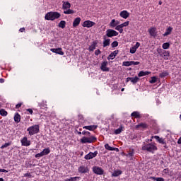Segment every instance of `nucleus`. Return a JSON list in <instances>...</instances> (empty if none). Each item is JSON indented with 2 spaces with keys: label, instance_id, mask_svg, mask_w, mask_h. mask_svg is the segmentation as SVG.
Returning <instances> with one entry per match:
<instances>
[{
  "label": "nucleus",
  "instance_id": "f257e3e1",
  "mask_svg": "<svg viewBox=\"0 0 181 181\" xmlns=\"http://www.w3.org/2000/svg\"><path fill=\"white\" fill-rule=\"evenodd\" d=\"M82 135H84V136L80 139L81 144H93V142L97 141V137L94 135H91L90 132L83 131Z\"/></svg>",
  "mask_w": 181,
  "mask_h": 181
},
{
  "label": "nucleus",
  "instance_id": "f03ea898",
  "mask_svg": "<svg viewBox=\"0 0 181 181\" xmlns=\"http://www.w3.org/2000/svg\"><path fill=\"white\" fill-rule=\"evenodd\" d=\"M62 16V14L57 11H50L45 14V21H56Z\"/></svg>",
  "mask_w": 181,
  "mask_h": 181
},
{
  "label": "nucleus",
  "instance_id": "7ed1b4c3",
  "mask_svg": "<svg viewBox=\"0 0 181 181\" xmlns=\"http://www.w3.org/2000/svg\"><path fill=\"white\" fill-rule=\"evenodd\" d=\"M142 150L147 151V152H150L151 153H155V151H158V146H156V144L155 143L144 144L142 146Z\"/></svg>",
  "mask_w": 181,
  "mask_h": 181
},
{
  "label": "nucleus",
  "instance_id": "20e7f679",
  "mask_svg": "<svg viewBox=\"0 0 181 181\" xmlns=\"http://www.w3.org/2000/svg\"><path fill=\"white\" fill-rule=\"evenodd\" d=\"M27 131L28 132L29 135H35V134H38L40 131L39 124H35L28 128Z\"/></svg>",
  "mask_w": 181,
  "mask_h": 181
},
{
  "label": "nucleus",
  "instance_id": "39448f33",
  "mask_svg": "<svg viewBox=\"0 0 181 181\" xmlns=\"http://www.w3.org/2000/svg\"><path fill=\"white\" fill-rule=\"evenodd\" d=\"M119 33L118 32L115 31L112 29H107L106 30V35L105 36L107 37H114L115 36H118Z\"/></svg>",
  "mask_w": 181,
  "mask_h": 181
},
{
  "label": "nucleus",
  "instance_id": "423d86ee",
  "mask_svg": "<svg viewBox=\"0 0 181 181\" xmlns=\"http://www.w3.org/2000/svg\"><path fill=\"white\" fill-rule=\"evenodd\" d=\"M98 155V151H95L94 153L89 152L88 154H86L84 157V159L86 160H90V159H94Z\"/></svg>",
  "mask_w": 181,
  "mask_h": 181
},
{
  "label": "nucleus",
  "instance_id": "0eeeda50",
  "mask_svg": "<svg viewBox=\"0 0 181 181\" xmlns=\"http://www.w3.org/2000/svg\"><path fill=\"white\" fill-rule=\"evenodd\" d=\"M21 144L22 146H30L32 142L28 139V137L24 136L21 139Z\"/></svg>",
  "mask_w": 181,
  "mask_h": 181
},
{
  "label": "nucleus",
  "instance_id": "6e6552de",
  "mask_svg": "<svg viewBox=\"0 0 181 181\" xmlns=\"http://www.w3.org/2000/svg\"><path fill=\"white\" fill-rule=\"evenodd\" d=\"M49 153H50V148H45L40 153H37L35 156V158H42V156H45V155H49Z\"/></svg>",
  "mask_w": 181,
  "mask_h": 181
},
{
  "label": "nucleus",
  "instance_id": "1a4fd4ad",
  "mask_svg": "<svg viewBox=\"0 0 181 181\" xmlns=\"http://www.w3.org/2000/svg\"><path fill=\"white\" fill-rule=\"evenodd\" d=\"M138 64H139V62L135 61H126L122 63V66H124L125 67H129V66H138Z\"/></svg>",
  "mask_w": 181,
  "mask_h": 181
},
{
  "label": "nucleus",
  "instance_id": "9d476101",
  "mask_svg": "<svg viewBox=\"0 0 181 181\" xmlns=\"http://www.w3.org/2000/svg\"><path fill=\"white\" fill-rule=\"evenodd\" d=\"M78 173H88L90 172V168L86 165H81L78 168Z\"/></svg>",
  "mask_w": 181,
  "mask_h": 181
},
{
  "label": "nucleus",
  "instance_id": "9b49d317",
  "mask_svg": "<svg viewBox=\"0 0 181 181\" xmlns=\"http://www.w3.org/2000/svg\"><path fill=\"white\" fill-rule=\"evenodd\" d=\"M95 25V23L90 20L86 21L83 23V28H93Z\"/></svg>",
  "mask_w": 181,
  "mask_h": 181
},
{
  "label": "nucleus",
  "instance_id": "f8f14e48",
  "mask_svg": "<svg viewBox=\"0 0 181 181\" xmlns=\"http://www.w3.org/2000/svg\"><path fill=\"white\" fill-rule=\"evenodd\" d=\"M93 173H95V175H104V170L100 167H97V166L93 167Z\"/></svg>",
  "mask_w": 181,
  "mask_h": 181
},
{
  "label": "nucleus",
  "instance_id": "ddd939ff",
  "mask_svg": "<svg viewBox=\"0 0 181 181\" xmlns=\"http://www.w3.org/2000/svg\"><path fill=\"white\" fill-rule=\"evenodd\" d=\"M50 51L52 52V53H56L57 54H59L60 56L64 55V52H63V49L61 47L59 48H51Z\"/></svg>",
  "mask_w": 181,
  "mask_h": 181
},
{
  "label": "nucleus",
  "instance_id": "4468645a",
  "mask_svg": "<svg viewBox=\"0 0 181 181\" xmlns=\"http://www.w3.org/2000/svg\"><path fill=\"white\" fill-rule=\"evenodd\" d=\"M156 139V141L159 143L161 144L162 145H166V141H165V139L159 137V136H153L151 137V139Z\"/></svg>",
  "mask_w": 181,
  "mask_h": 181
},
{
  "label": "nucleus",
  "instance_id": "2eb2a0df",
  "mask_svg": "<svg viewBox=\"0 0 181 181\" xmlns=\"http://www.w3.org/2000/svg\"><path fill=\"white\" fill-rule=\"evenodd\" d=\"M107 66H108V62L104 61L101 64V66H100L102 71H110V68L107 67Z\"/></svg>",
  "mask_w": 181,
  "mask_h": 181
},
{
  "label": "nucleus",
  "instance_id": "dca6fc26",
  "mask_svg": "<svg viewBox=\"0 0 181 181\" xmlns=\"http://www.w3.org/2000/svg\"><path fill=\"white\" fill-rule=\"evenodd\" d=\"M97 45H98V40H94L93 42H92L88 50H89V52H94V50H95V47L97 46Z\"/></svg>",
  "mask_w": 181,
  "mask_h": 181
},
{
  "label": "nucleus",
  "instance_id": "f3484780",
  "mask_svg": "<svg viewBox=\"0 0 181 181\" xmlns=\"http://www.w3.org/2000/svg\"><path fill=\"white\" fill-rule=\"evenodd\" d=\"M117 25H119V21L118 20L112 19L110 21L109 26L110 28H112V29H114V28H117Z\"/></svg>",
  "mask_w": 181,
  "mask_h": 181
},
{
  "label": "nucleus",
  "instance_id": "a211bd4d",
  "mask_svg": "<svg viewBox=\"0 0 181 181\" xmlns=\"http://www.w3.org/2000/svg\"><path fill=\"white\" fill-rule=\"evenodd\" d=\"M119 16L123 18V19H128L129 18V13L127 10H124L120 12Z\"/></svg>",
  "mask_w": 181,
  "mask_h": 181
},
{
  "label": "nucleus",
  "instance_id": "6ab92c4d",
  "mask_svg": "<svg viewBox=\"0 0 181 181\" xmlns=\"http://www.w3.org/2000/svg\"><path fill=\"white\" fill-rule=\"evenodd\" d=\"M62 9L64 11H67V9L71 8V4L69 1H62Z\"/></svg>",
  "mask_w": 181,
  "mask_h": 181
},
{
  "label": "nucleus",
  "instance_id": "aec40b11",
  "mask_svg": "<svg viewBox=\"0 0 181 181\" xmlns=\"http://www.w3.org/2000/svg\"><path fill=\"white\" fill-rule=\"evenodd\" d=\"M148 33H150V35L153 37H156V35L158 34V32L156 31V28L153 27L148 30Z\"/></svg>",
  "mask_w": 181,
  "mask_h": 181
},
{
  "label": "nucleus",
  "instance_id": "412c9836",
  "mask_svg": "<svg viewBox=\"0 0 181 181\" xmlns=\"http://www.w3.org/2000/svg\"><path fill=\"white\" fill-rule=\"evenodd\" d=\"M118 50H115L114 52H111L107 57V60H114V58L117 57V54H118Z\"/></svg>",
  "mask_w": 181,
  "mask_h": 181
},
{
  "label": "nucleus",
  "instance_id": "4be33fe9",
  "mask_svg": "<svg viewBox=\"0 0 181 181\" xmlns=\"http://www.w3.org/2000/svg\"><path fill=\"white\" fill-rule=\"evenodd\" d=\"M136 129H145L148 128L146 123H139L135 126Z\"/></svg>",
  "mask_w": 181,
  "mask_h": 181
},
{
  "label": "nucleus",
  "instance_id": "5701e85b",
  "mask_svg": "<svg viewBox=\"0 0 181 181\" xmlns=\"http://www.w3.org/2000/svg\"><path fill=\"white\" fill-rule=\"evenodd\" d=\"M173 30V28L171 27V26H169L166 29H165V33L163 35V36L165 37V36H169V35H171L172 34V32Z\"/></svg>",
  "mask_w": 181,
  "mask_h": 181
},
{
  "label": "nucleus",
  "instance_id": "b1692460",
  "mask_svg": "<svg viewBox=\"0 0 181 181\" xmlns=\"http://www.w3.org/2000/svg\"><path fill=\"white\" fill-rule=\"evenodd\" d=\"M103 47H107V46H110V43L111 42V40L107 39V37L105 35L103 36Z\"/></svg>",
  "mask_w": 181,
  "mask_h": 181
},
{
  "label": "nucleus",
  "instance_id": "393cba45",
  "mask_svg": "<svg viewBox=\"0 0 181 181\" xmlns=\"http://www.w3.org/2000/svg\"><path fill=\"white\" fill-rule=\"evenodd\" d=\"M131 81L133 84H136V83H138V81H139V78H138V76H135L134 78H131L129 77L127 78V81Z\"/></svg>",
  "mask_w": 181,
  "mask_h": 181
},
{
  "label": "nucleus",
  "instance_id": "a878e982",
  "mask_svg": "<svg viewBox=\"0 0 181 181\" xmlns=\"http://www.w3.org/2000/svg\"><path fill=\"white\" fill-rule=\"evenodd\" d=\"M83 129H88V131H95L96 128H98L97 125L84 126Z\"/></svg>",
  "mask_w": 181,
  "mask_h": 181
},
{
  "label": "nucleus",
  "instance_id": "bb28decb",
  "mask_svg": "<svg viewBox=\"0 0 181 181\" xmlns=\"http://www.w3.org/2000/svg\"><path fill=\"white\" fill-rule=\"evenodd\" d=\"M80 22H81V18L80 17L76 18L73 22V27L77 28L80 25Z\"/></svg>",
  "mask_w": 181,
  "mask_h": 181
},
{
  "label": "nucleus",
  "instance_id": "cd10ccee",
  "mask_svg": "<svg viewBox=\"0 0 181 181\" xmlns=\"http://www.w3.org/2000/svg\"><path fill=\"white\" fill-rule=\"evenodd\" d=\"M170 56V52H169V51L163 52V59L164 60H169Z\"/></svg>",
  "mask_w": 181,
  "mask_h": 181
},
{
  "label": "nucleus",
  "instance_id": "c85d7f7f",
  "mask_svg": "<svg viewBox=\"0 0 181 181\" xmlns=\"http://www.w3.org/2000/svg\"><path fill=\"white\" fill-rule=\"evenodd\" d=\"M151 71H141L139 74L138 76L139 77H144L145 76H149V74H151Z\"/></svg>",
  "mask_w": 181,
  "mask_h": 181
},
{
  "label": "nucleus",
  "instance_id": "c756f323",
  "mask_svg": "<svg viewBox=\"0 0 181 181\" xmlns=\"http://www.w3.org/2000/svg\"><path fill=\"white\" fill-rule=\"evenodd\" d=\"M119 175H122V171L117 170H115L113 172V173L112 174V176L113 177H117L119 176Z\"/></svg>",
  "mask_w": 181,
  "mask_h": 181
},
{
  "label": "nucleus",
  "instance_id": "7c9ffc66",
  "mask_svg": "<svg viewBox=\"0 0 181 181\" xmlns=\"http://www.w3.org/2000/svg\"><path fill=\"white\" fill-rule=\"evenodd\" d=\"M105 149H107V151H118V148H114V147H111L110 146V144H106L105 145Z\"/></svg>",
  "mask_w": 181,
  "mask_h": 181
},
{
  "label": "nucleus",
  "instance_id": "2f4dec72",
  "mask_svg": "<svg viewBox=\"0 0 181 181\" xmlns=\"http://www.w3.org/2000/svg\"><path fill=\"white\" fill-rule=\"evenodd\" d=\"M131 117H134V118H141V114L139 112L134 111L131 114Z\"/></svg>",
  "mask_w": 181,
  "mask_h": 181
},
{
  "label": "nucleus",
  "instance_id": "473e14b6",
  "mask_svg": "<svg viewBox=\"0 0 181 181\" xmlns=\"http://www.w3.org/2000/svg\"><path fill=\"white\" fill-rule=\"evenodd\" d=\"M14 121L15 122H16L17 124L21 122V115H19V113H16L14 115Z\"/></svg>",
  "mask_w": 181,
  "mask_h": 181
},
{
  "label": "nucleus",
  "instance_id": "72a5a7b5",
  "mask_svg": "<svg viewBox=\"0 0 181 181\" xmlns=\"http://www.w3.org/2000/svg\"><path fill=\"white\" fill-rule=\"evenodd\" d=\"M115 30H118L119 33H123L124 29L120 25V24H117L116 28H115Z\"/></svg>",
  "mask_w": 181,
  "mask_h": 181
},
{
  "label": "nucleus",
  "instance_id": "f704fd0d",
  "mask_svg": "<svg viewBox=\"0 0 181 181\" xmlns=\"http://www.w3.org/2000/svg\"><path fill=\"white\" fill-rule=\"evenodd\" d=\"M0 115H1V117H6V115H8V112L5 110V109H1Z\"/></svg>",
  "mask_w": 181,
  "mask_h": 181
},
{
  "label": "nucleus",
  "instance_id": "c9c22d12",
  "mask_svg": "<svg viewBox=\"0 0 181 181\" xmlns=\"http://www.w3.org/2000/svg\"><path fill=\"white\" fill-rule=\"evenodd\" d=\"M64 13L65 15H72L73 13H74V11L71 10L70 8L66 9V11H64Z\"/></svg>",
  "mask_w": 181,
  "mask_h": 181
},
{
  "label": "nucleus",
  "instance_id": "e433bc0d",
  "mask_svg": "<svg viewBox=\"0 0 181 181\" xmlns=\"http://www.w3.org/2000/svg\"><path fill=\"white\" fill-rule=\"evenodd\" d=\"M149 179L156 181H165V179L163 177H150Z\"/></svg>",
  "mask_w": 181,
  "mask_h": 181
},
{
  "label": "nucleus",
  "instance_id": "4c0bfd02",
  "mask_svg": "<svg viewBox=\"0 0 181 181\" xmlns=\"http://www.w3.org/2000/svg\"><path fill=\"white\" fill-rule=\"evenodd\" d=\"M123 127L120 126L119 128L115 130V135H118L119 134H121L122 132Z\"/></svg>",
  "mask_w": 181,
  "mask_h": 181
},
{
  "label": "nucleus",
  "instance_id": "58836bf2",
  "mask_svg": "<svg viewBox=\"0 0 181 181\" xmlns=\"http://www.w3.org/2000/svg\"><path fill=\"white\" fill-rule=\"evenodd\" d=\"M12 145V141H8V143H5L4 145L1 146V149H4V148H8V146H11Z\"/></svg>",
  "mask_w": 181,
  "mask_h": 181
},
{
  "label": "nucleus",
  "instance_id": "ea45409f",
  "mask_svg": "<svg viewBox=\"0 0 181 181\" xmlns=\"http://www.w3.org/2000/svg\"><path fill=\"white\" fill-rule=\"evenodd\" d=\"M162 47H163V49L166 50V49H169V47H170V44L169 42H165L163 44Z\"/></svg>",
  "mask_w": 181,
  "mask_h": 181
},
{
  "label": "nucleus",
  "instance_id": "a19ab883",
  "mask_svg": "<svg viewBox=\"0 0 181 181\" xmlns=\"http://www.w3.org/2000/svg\"><path fill=\"white\" fill-rule=\"evenodd\" d=\"M59 28H62V29H64L66 28V22L64 21H61L59 23Z\"/></svg>",
  "mask_w": 181,
  "mask_h": 181
},
{
  "label": "nucleus",
  "instance_id": "79ce46f5",
  "mask_svg": "<svg viewBox=\"0 0 181 181\" xmlns=\"http://www.w3.org/2000/svg\"><path fill=\"white\" fill-rule=\"evenodd\" d=\"M158 81V78L156 76H152L151 79L149 81V83L151 84H154V83H156Z\"/></svg>",
  "mask_w": 181,
  "mask_h": 181
},
{
  "label": "nucleus",
  "instance_id": "37998d69",
  "mask_svg": "<svg viewBox=\"0 0 181 181\" xmlns=\"http://www.w3.org/2000/svg\"><path fill=\"white\" fill-rule=\"evenodd\" d=\"M77 179H81L80 177H71L70 178H67L65 180V181H76Z\"/></svg>",
  "mask_w": 181,
  "mask_h": 181
},
{
  "label": "nucleus",
  "instance_id": "c03bdc74",
  "mask_svg": "<svg viewBox=\"0 0 181 181\" xmlns=\"http://www.w3.org/2000/svg\"><path fill=\"white\" fill-rule=\"evenodd\" d=\"M166 76H169V73H168V71H163L161 74H160V77L161 78H163V77H166Z\"/></svg>",
  "mask_w": 181,
  "mask_h": 181
},
{
  "label": "nucleus",
  "instance_id": "a18cd8bd",
  "mask_svg": "<svg viewBox=\"0 0 181 181\" xmlns=\"http://www.w3.org/2000/svg\"><path fill=\"white\" fill-rule=\"evenodd\" d=\"M135 153L134 152V150L133 151H130L127 154H126V156L127 158H132L134 156V154Z\"/></svg>",
  "mask_w": 181,
  "mask_h": 181
},
{
  "label": "nucleus",
  "instance_id": "49530a36",
  "mask_svg": "<svg viewBox=\"0 0 181 181\" xmlns=\"http://www.w3.org/2000/svg\"><path fill=\"white\" fill-rule=\"evenodd\" d=\"M120 25H121V27H122V28H127V26H129V21H126V22H124V23H122V24H120Z\"/></svg>",
  "mask_w": 181,
  "mask_h": 181
},
{
  "label": "nucleus",
  "instance_id": "de8ad7c7",
  "mask_svg": "<svg viewBox=\"0 0 181 181\" xmlns=\"http://www.w3.org/2000/svg\"><path fill=\"white\" fill-rule=\"evenodd\" d=\"M112 47H117L118 46V42L117 41H114L112 44H111Z\"/></svg>",
  "mask_w": 181,
  "mask_h": 181
},
{
  "label": "nucleus",
  "instance_id": "09e8293b",
  "mask_svg": "<svg viewBox=\"0 0 181 181\" xmlns=\"http://www.w3.org/2000/svg\"><path fill=\"white\" fill-rule=\"evenodd\" d=\"M136 52V49L132 47L130 48V53H132V54H134V53H135Z\"/></svg>",
  "mask_w": 181,
  "mask_h": 181
},
{
  "label": "nucleus",
  "instance_id": "8fccbe9b",
  "mask_svg": "<svg viewBox=\"0 0 181 181\" xmlns=\"http://www.w3.org/2000/svg\"><path fill=\"white\" fill-rule=\"evenodd\" d=\"M24 177H29L30 179L32 177V174L30 173L24 174Z\"/></svg>",
  "mask_w": 181,
  "mask_h": 181
},
{
  "label": "nucleus",
  "instance_id": "3c124183",
  "mask_svg": "<svg viewBox=\"0 0 181 181\" xmlns=\"http://www.w3.org/2000/svg\"><path fill=\"white\" fill-rule=\"evenodd\" d=\"M139 46H141V43L136 42V45L134 46H133V47L135 48L136 50H137V49H138V47H139Z\"/></svg>",
  "mask_w": 181,
  "mask_h": 181
},
{
  "label": "nucleus",
  "instance_id": "603ef678",
  "mask_svg": "<svg viewBox=\"0 0 181 181\" xmlns=\"http://www.w3.org/2000/svg\"><path fill=\"white\" fill-rule=\"evenodd\" d=\"M95 56H98L99 54H101V51L100 49H96L95 51Z\"/></svg>",
  "mask_w": 181,
  "mask_h": 181
},
{
  "label": "nucleus",
  "instance_id": "864d4df0",
  "mask_svg": "<svg viewBox=\"0 0 181 181\" xmlns=\"http://www.w3.org/2000/svg\"><path fill=\"white\" fill-rule=\"evenodd\" d=\"M22 104H23L22 103H18V104L16 105V110L21 108V107H22Z\"/></svg>",
  "mask_w": 181,
  "mask_h": 181
},
{
  "label": "nucleus",
  "instance_id": "5fc2aeb1",
  "mask_svg": "<svg viewBox=\"0 0 181 181\" xmlns=\"http://www.w3.org/2000/svg\"><path fill=\"white\" fill-rule=\"evenodd\" d=\"M26 111L32 115L33 114V110L32 109H27Z\"/></svg>",
  "mask_w": 181,
  "mask_h": 181
},
{
  "label": "nucleus",
  "instance_id": "6e6d98bb",
  "mask_svg": "<svg viewBox=\"0 0 181 181\" xmlns=\"http://www.w3.org/2000/svg\"><path fill=\"white\" fill-rule=\"evenodd\" d=\"M157 52L158 53H162V52H163V49H162L161 48H158Z\"/></svg>",
  "mask_w": 181,
  "mask_h": 181
},
{
  "label": "nucleus",
  "instance_id": "4d7b16f0",
  "mask_svg": "<svg viewBox=\"0 0 181 181\" xmlns=\"http://www.w3.org/2000/svg\"><path fill=\"white\" fill-rule=\"evenodd\" d=\"M177 144L178 145H181V136L178 139Z\"/></svg>",
  "mask_w": 181,
  "mask_h": 181
},
{
  "label": "nucleus",
  "instance_id": "13d9d810",
  "mask_svg": "<svg viewBox=\"0 0 181 181\" xmlns=\"http://www.w3.org/2000/svg\"><path fill=\"white\" fill-rule=\"evenodd\" d=\"M1 172H3V173H8V170H6L5 169H2Z\"/></svg>",
  "mask_w": 181,
  "mask_h": 181
},
{
  "label": "nucleus",
  "instance_id": "bf43d9fd",
  "mask_svg": "<svg viewBox=\"0 0 181 181\" xmlns=\"http://www.w3.org/2000/svg\"><path fill=\"white\" fill-rule=\"evenodd\" d=\"M20 32H25V28H20Z\"/></svg>",
  "mask_w": 181,
  "mask_h": 181
},
{
  "label": "nucleus",
  "instance_id": "052dcab7",
  "mask_svg": "<svg viewBox=\"0 0 181 181\" xmlns=\"http://www.w3.org/2000/svg\"><path fill=\"white\" fill-rule=\"evenodd\" d=\"M0 83H5V79L4 78H0Z\"/></svg>",
  "mask_w": 181,
  "mask_h": 181
},
{
  "label": "nucleus",
  "instance_id": "680f3d73",
  "mask_svg": "<svg viewBox=\"0 0 181 181\" xmlns=\"http://www.w3.org/2000/svg\"><path fill=\"white\" fill-rule=\"evenodd\" d=\"M164 172H165V173H166V172H169V170H168V169H164Z\"/></svg>",
  "mask_w": 181,
  "mask_h": 181
},
{
  "label": "nucleus",
  "instance_id": "e2e57ef3",
  "mask_svg": "<svg viewBox=\"0 0 181 181\" xmlns=\"http://www.w3.org/2000/svg\"><path fill=\"white\" fill-rule=\"evenodd\" d=\"M81 134H83V132H78V135H81Z\"/></svg>",
  "mask_w": 181,
  "mask_h": 181
},
{
  "label": "nucleus",
  "instance_id": "0e129e2a",
  "mask_svg": "<svg viewBox=\"0 0 181 181\" xmlns=\"http://www.w3.org/2000/svg\"><path fill=\"white\" fill-rule=\"evenodd\" d=\"M158 4H159V5H162V1H160L158 2Z\"/></svg>",
  "mask_w": 181,
  "mask_h": 181
},
{
  "label": "nucleus",
  "instance_id": "69168bd1",
  "mask_svg": "<svg viewBox=\"0 0 181 181\" xmlns=\"http://www.w3.org/2000/svg\"><path fill=\"white\" fill-rule=\"evenodd\" d=\"M0 181H5L4 178H0Z\"/></svg>",
  "mask_w": 181,
  "mask_h": 181
},
{
  "label": "nucleus",
  "instance_id": "338daca9",
  "mask_svg": "<svg viewBox=\"0 0 181 181\" xmlns=\"http://www.w3.org/2000/svg\"><path fill=\"white\" fill-rule=\"evenodd\" d=\"M125 90V88H122L121 91H124Z\"/></svg>",
  "mask_w": 181,
  "mask_h": 181
},
{
  "label": "nucleus",
  "instance_id": "774afa93",
  "mask_svg": "<svg viewBox=\"0 0 181 181\" xmlns=\"http://www.w3.org/2000/svg\"><path fill=\"white\" fill-rule=\"evenodd\" d=\"M180 119H181V115H180Z\"/></svg>",
  "mask_w": 181,
  "mask_h": 181
}]
</instances>
